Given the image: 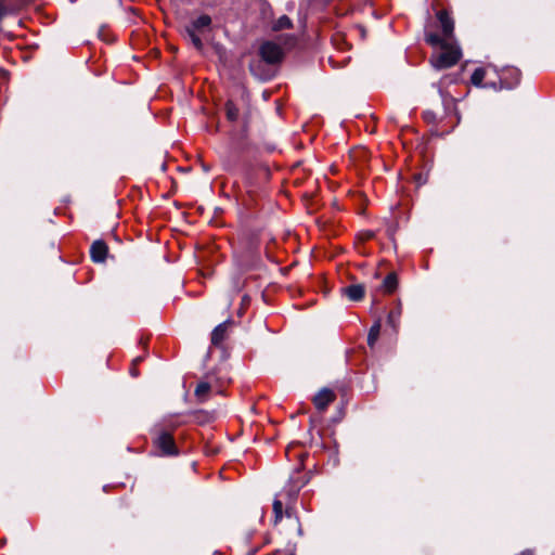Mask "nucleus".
<instances>
[{
    "label": "nucleus",
    "mask_w": 555,
    "mask_h": 555,
    "mask_svg": "<svg viewBox=\"0 0 555 555\" xmlns=\"http://www.w3.org/2000/svg\"><path fill=\"white\" fill-rule=\"evenodd\" d=\"M293 26V23L291 18L286 15L280 16L273 24H272V30L279 31L282 29H288Z\"/></svg>",
    "instance_id": "15"
},
{
    "label": "nucleus",
    "mask_w": 555,
    "mask_h": 555,
    "mask_svg": "<svg viewBox=\"0 0 555 555\" xmlns=\"http://www.w3.org/2000/svg\"><path fill=\"white\" fill-rule=\"evenodd\" d=\"M225 115L230 121H236L238 119L240 111L234 102L230 100L225 103Z\"/></svg>",
    "instance_id": "16"
},
{
    "label": "nucleus",
    "mask_w": 555,
    "mask_h": 555,
    "mask_svg": "<svg viewBox=\"0 0 555 555\" xmlns=\"http://www.w3.org/2000/svg\"><path fill=\"white\" fill-rule=\"evenodd\" d=\"M380 321H376L370 328L369 331V334H367V345L370 348H374L378 337H379V334H380Z\"/></svg>",
    "instance_id": "13"
},
{
    "label": "nucleus",
    "mask_w": 555,
    "mask_h": 555,
    "mask_svg": "<svg viewBox=\"0 0 555 555\" xmlns=\"http://www.w3.org/2000/svg\"><path fill=\"white\" fill-rule=\"evenodd\" d=\"M261 59L268 64H276L283 60V49L274 41H264L259 48Z\"/></svg>",
    "instance_id": "5"
},
{
    "label": "nucleus",
    "mask_w": 555,
    "mask_h": 555,
    "mask_svg": "<svg viewBox=\"0 0 555 555\" xmlns=\"http://www.w3.org/2000/svg\"><path fill=\"white\" fill-rule=\"evenodd\" d=\"M424 118L427 122H435L437 119L436 114L430 111L424 113Z\"/></svg>",
    "instance_id": "20"
},
{
    "label": "nucleus",
    "mask_w": 555,
    "mask_h": 555,
    "mask_svg": "<svg viewBox=\"0 0 555 555\" xmlns=\"http://www.w3.org/2000/svg\"><path fill=\"white\" fill-rule=\"evenodd\" d=\"M392 318H393V313L391 312L388 317L389 321H392Z\"/></svg>",
    "instance_id": "22"
},
{
    "label": "nucleus",
    "mask_w": 555,
    "mask_h": 555,
    "mask_svg": "<svg viewBox=\"0 0 555 555\" xmlns=\"http://www.w3.org/2000/svg\"><path fill=\"white\" fill-rule=\"evenodd\" d=\"M308 478L301 472L297 470L289 477L288 482L276 495L285 501V516L288 518L298 537L302 535V528L299 518L293 514V507L297 500L300 489L306 486Z\"/></svg>",
    "instance_id": "2"
},
{
    "label": "nucleus",
    "mask_w": 555,
    "mask_h": 555,
    "mask_svg": "<svg viewBox=\"0 0 555 555\" xmlns=\"http://www.w3.org/2000/svg\"><path fill=\"white\" fill-rule=\"evenodd\" d=\"M210 390V385L206 382H201L196 388H195V396L197 397L198 401L204 402L206 395Z\"/></svg>",
    "instance_id": "17"
},
{
    "label": "nucleus",
    "mask_w": 555,
    "mask_h": 555,
    "mask_svg": "<svg viewBox=\"0 0 555 555\" xmlns=\"http://www.w3.org/2000/svg\"><path fill=\"white\" fill-rule=\"evenodd\" d=\"M438 91L440 93L446 114L450 115L451 113H454L457 116L454 98L449 94H444L440 87H438Z\"/></svg>",
    "instance_id": "10"
},
{
    "label": "nucleus",
    "mask_w": 555,
    "mask_h": 555,
    "mask_svg": "<svg viewBox=\"0 0 555 555\" xmlns=\"http://www.w3.org/2000/svg\"><path fill=\"white\" fill-rule=\"evenodd\" d=\"M437 23L441 34L426 31L425 40L431 47L441 49L431 55L430 63L436 69H444L455 65L462 53L454 38V21L447 10L437 12Z\"/></svg>",
    "instance_id": "1"
},
{
    "label": "nucleus",
    "mask_w": 555,
    "mask_h": 555,
    "mask_svg": "<svg viewBox=\"0 0 555 555\" xmlns=\"http://www.w3.org/2000/svg\"><path fill=\"white\" fill-rule=\"evenodd\" d=\"M284 503H285V501H283L278 495L275 496V499L273 501V505H272L273 514H274V518H273L274 526H276L279 522H281V520L283 518Z\"/></svg>",
    "instance_id": "12"
},
{
    "label": "nucleus",
    "mask_w": 555,
    "mask_h": 555,
    "mask_svg": "<svg viewBox=\"0 0 555 555\" xmlns=\"http://www.w3.org/2000/svg\"><path fill=\"white\" fill-rule=\"evenodd\" d=\"M519 555H533L531 551H524Z\"/></svg>",
    "instance_id": "21"
},
{
    "label": "nucleus",
    "mask_w": 555,
    "mask_h": 555,
    "mask_svg": "<svg viewBox=\"0 0 555 555\" xmlns=\"http://www.w3.org/2000/svg\"><path fill=\"white\" fill-rule=\"evenodd\" d=\"M223 167L228 171H233L235 169L234 163L229 157L223 159Z\"/></svg>",
    "instance_id": "19"
},
{
    "label": "nucleus",
    "mask_w": 555,
    "mask_h": 555,
    "mask_svg": "<svg viewBox=\"0 0 555 555\" xmlns=\"http://www.w3.org/2000/svg\"><path fill=\"white\" fill-rule=\"evenodd\" d=\"M398 285L397 275L395 273H389L383 281V289L385 293H392Z\"/></svg>",
    "instance_id": "14"
},
{
    "label": "nucleus",
    "mask_w": 555,
    "mask_h": 555,
    "mask_svg": "<svg viewBox=\"0 0 555 555\" xmlns=\"http://www.w3.org/2000/svg\"><path fill=\"white\" fill-rule=\"evenodd\" d=\"M485 76H486V70L481 67H478L473 72L470 81L474 86L479 87V86H481V83L485 79Z\"/></svg>",
    "instance_id": "18"
},
{
    "label": "nucleus",
    "mask_w": 555,
    "mask_h": 555,
    "mask_svg": "<svg viewBox=\"0 0 555 555\" xmlns=\"http://www.w3.org/2000/svg\"><path fill=\"white\" fill-rule=\"evenodd\" d=\"M155 438L154 446L160 451L162 455L172 456L178 454V448L173 437L159 425L154 428Z\"/></svg>",
    "instance_id": "4"
},
{
    "label": "nucleus",
    "mask_w": 555,
    "mask_h": 555,
    "mask_svg": "<svg viewBox=\"0 0 555 555\" xmlns=\"http://www.w3.org/2000/svg\"><path fill=\"white\" fill-rule=\"evenodd\" d=\"M229 325H230V321H225V322L220 323L219 325H217L214 328V331L211 333L212 345L217 346L224 340Z\"/></svg>",
    "instance_id": "9"
},
{
    "label": "nucleus",
    "mask_w": 555,
    "mask_h": 555,
    "mask_svg": "<svg viewBox=\"0 0 555 555\" xmlns=\"http://www.w3.org/2000/svg\"><path fill=\"white\" fill-rule=\"evenodd\" d=\"M336 396L328 388L321 389L313 398V403L319 411H324L335 400Z\"/></svg>",
    "instance_id": "7"
},
{
    "label": "nucleus",
    "mask_w": 555,
    "mask_h": 555,
    "mask_svg": "<svg viewBox=\"0 0 555 555\" xmlns=\"http://www.w3.org/2000/svg\"><path fill=\"white\" fill-rule=\"evenodd\" d=\"M520 70L516 67L508 66L502 69L500 74V81L502 87L506 89H513L518 86L520 81Z\"/></svg>",
    "instance_id": "6"
},
{
    "label": "nucleus",
    "mask_w": 555,
    "mask_h": 555,
    "mask_svg": "<svg viewBox=\"0 0 555 555\" xmlns=\"http://www.w3.org/2000/svg\"><path fill=\"white\" fill-rule=\"evenodd\" d=\"M108 248L103 241H95L90 247V256L94 262H103L106 258Z\"/></svg>",
    "instance_id": "8"
},
{
    "label": "nucleus",
    "mask_w": 555,
    "mask_h": 555,
    "mask_svg": "<svg viewBox=\"0 0 555 555\" xmlns=\"http://www.w3.org/2000/svg\"><path fill=\"white\" fill-rule=\"evenodd\" d=\"M345 295L352 301H359L364 296V287L360 284H354L344 289Z\"/></svg>",
    "instance_id": "11"
},
{
    "label": "nucleus",
    "mask_w": 555,
    "mask_h": 555,
    "mask_svg": "<svg viewBox=\"0 0 555 555\" xmlns=\"http://www.w3.org/2000/svg\"><path fill=\"white\" fill-rule=\"evenodd\" d=\"M210 24L211 17L207 14H203L191 21L184 27L185 35L197 51H202L204 49V43L199 37V34L203 33L206 28H209Z\"/></svg>",
    "instance_id": "3"
}]
</instances>
